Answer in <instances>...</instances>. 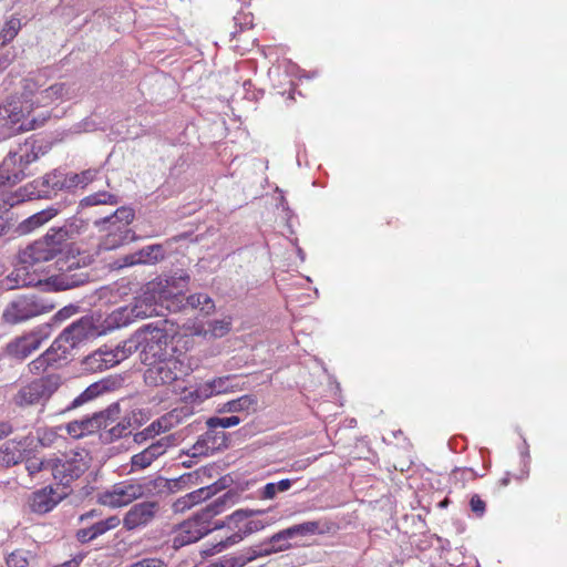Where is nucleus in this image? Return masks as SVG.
Masks as SVG:
<instances>
[{
	"label": "nucleus",
	"instance_id": "nucleus-1",
	"mask_svg": "<svg viewBox=\"0 0 567 567\" xmlns=\"http://www.w3.org/2000/svg\"><path fill=\"white\" fill-rule=\"evenodd\" d=\"M50 353H42L29 364V372L34 375H40L20 386L12 396V403L21 409L42 405L50 401L54 393L63 384V378L60 373L52 372L45 373L50 367Z\"/></svg>",
	"mask_w": 567,
	"mask_h": 567
},
{
	"label": "nucleus",
	"instance_id": "nucleus-2",
	"mask_svg": "<svg viewBox=\"0 0 567 567\" xmlns=\"http://www.w3.org/2000/svg\"><path fill=\"white\" fill-rule=\"evenodd\" d=\"M87 229V221L79 216L66 219L61 227H52L40 239L28 245L21 254L23 262H45L63 254L68 241L83 234Z\"/></svg>",
	"mask_w": 567,
	"mask_h": 567
},
{
	"label": "nucleus",
	"instance_id": "nucleus-3",
	"mask_svg": "<svg viewBox=\"0 0 567 567\" xmlns=\"http://www.w3.org/2000/svg\"><path fill=\"white\" fill-rule=\"evenodd\" d=\"M233 501L234 495L230 492H226L195 513L190 518L183 522L172 539L173 548L178 549L196 543L210 532L220 529L223 525L215 522L214 517L224 511L228 502Z\"/></svg>",
	"mask_w": 567,
	"mask_h": 567
},
{
	"label": "nucleus",
	"instance_id": "nucleus-4",
	"mask_svg": "<svg viewBox=\"0 0 567 567\" xmlns=\"http://www.w3.org/2000/svg\"><path fill=\"white\" fill-rule=\"evenodd\" d=\"M135 218V212L128 206L118 207L113 214L96 219L94 226L99 231L105 233L99 243L100 251L116 249L135 240V233L130 228Z\"/></svg>",
	"mask_w": 567,
	"mask_h": 567
},
{
	"label": "nucleus",
	"instance_id": "nucleus-5",
	"mask_svg": "<svg viewBox=\"0 0 567 567\" xmlns=\"http://www.w3.org/2000/svg\"><path fill=\"white\" fill-rule=\"evenodd\" d=\"M47 152L48 146L43 145V141L32 135L23 143H19L17 147L9 151L1 163L2 169L6 174H9L11 183L16 185L32 174L30 165L39 159L40 155H44Z\"/></svg>",
	"mask_w": 567,
	"mask_h": 567
},
{
	"label": "nucleus",
	"instance_id": "nucleus-6",
	"mask_svg": "<svg viewBox=\"0 0 567 567\" xmlns=\"http://www.w3.org/2000/svg\"><path fill=\"white\" fill-rule=\"evenodd\" d=\"M55 305L40 293H24L14 297L4 308L2 320L8 324H18L48 313Z\"/></svg>",
	"mask_w": 567,
	"mask_h": 567
},
{
	"label": "nucleus",
	"instance_id": "nucleus-7",
	"mask_svg": "<svg viewBox=\"0 0 567 567\" xmlns=\"http://www.w3.org/2000/svg\"><path fill=\"white\" fill-rule=\"evenodd\" d=\"M90 453L85 449H79L64 454L60 458L50 460L48 464L51 465L53 478L63 488L80 478L90 466Z\"/></svg>",
	"mask_w": 567,
	"mask_h": 567
},
{
	"label": "nucleus",
	"instance_id": "nucleus-8",
	"mask_svg": "<svg viewBox=\"0 0 567 567\" xmlns=\"http://www.w3.org/2000/svg\"><path fill=\"white\" fill-rule=\"evenodd\" d=\"M137 339L144 365L174 355L173 348L168 346L169 336L164 329L147 324L137 330Z\"/></svg>",
	"mask_w": 567,
	"mask_h": 567
},
{
	"label": "nucleus",
	"instance_id": "nucleus-9",
	"mask_svg": "<svg viewBox=\"0 0 567 567\" xmlns=\"http://www.w3.org/2000/svg\"><path fill=\"white\" fill-rule=\"evenodd\" d=\"M120 413V403L114 402L106 409L95 412L92 415L66 423L64 429L69 436L79 440L96 432L100 433L102 427H107L114 423L118 419Z\"/></svg>",
	"mask_w": 567,
	"mask_h": 567
},
{
	"label": "nucleus",
	"instance_id": "nucleus-10",
	"mask_svg": "<svg viewBox=\"0 0 567 567\" xmlns=\"http://www.w3.org/2000/svg\"><path fill=\"white\" fill-rule=\"evenodd\" d=\"M323 533L324 530L320 528L319 522H303L279 530L278 533L258 544V547L267 549L266 556H269L271 554L290 549L292 545L289 543V540L291 539Z\"/></svg>",
	"mask_w": 567,
	"mask_h": 567
},
{
	"label": "nucleus",
	"instance_id": "nucleus-11",
	"mask_svg": "<svg viewBox=\"0 0 567 567\" xmlns=\"http://www.w3.org/2000/svg\"><path fill=\"white\" fill-rule=\"evenodd\" d=\"M145 365L144 381L148 386L169 385L183 374V363L174 355Z\"/></svg>",
	"mask_w": 567,
	"mask_h": 567
},
{
	"label": "nucleus",
	"instance_id": "nucleus-12",
	"mask_svg": "<svg viewBox=\"0 0 567 567\" xmlns=\"http://www.w3.org/2000/svg\"><path fill=\"white\" fill-rule=\"evenodd\" d=\"M261 514L260 511L250 509H237L233 514L228 515L225 520H217L219 525H223L220 529H227L225 537L220 538L215 545L214 550L219 553L233 545L241 542L246 534H241L244 525L247 518L254 515Z\"/></svg>",
	"mask_w": 567,
	"mask_h": 567
},
{
	"label": "nucleus",
	"instance_id": "nucleus-13",
	"mask_svg": "<svg viewBox=\"0 0 567 567\" xmlns=\"http://www.w3.org/2000/svg\"><path fill=\"white\" fill-rule=\"evenodd\" d=\"M143 493L141 481L126 480L114 484L111 489L104 492L100 496V502L113 508L122 507L144 497Z\"/></svg>",
	"mask_w": 567,
	"mask_h": 567
},
{
	"label": "nucleus",
	"instance_id": "nucleus-14",
	"mask_svg": "<svg viewBox=\"0 0 567 567\" xmlns=\"http://www.w3.org/2000/svg\"><path fill=\"white\" fill-rule=\"evenodd\" d=\"M154 312L155 308L152 303L147 302V298H140L133 305L115 309L107 317L106 321L111 328H121L128 326L136 319L151 317Z\"/></svg>",
	"mask_w": 567,
	"mask_h": 567
},
{
	"label": "nucleus",
	"instance_id": "nucleus-15",
	"mask_svg": "<svg viewBox=\"0 0 567 567\" xmlns=\"http://www.w3.org/2000/svg\"><path fill=\"white\" fill-rule=\"evenodd\" d=\"M60 270V274L51 276L47 280V286L54 291L73 289L86 284L90 278L89 272L75 260L68 264L65 268L61 265Z\"/></svg>",
	"mask_w": 567,
	"mask_h": 567
},
{
	"label": "nucleus",
	"instance_id": "nucleus-16",
	"mask_svg": "<svg viewBox=\"0 0 567 567\" xmlns=\"http://www.w3.org/2000/svg\"><path fill=\"white\" fill-rule=\"evenodd\" d=\"M198 476V471H195L192 473L183 474L175 480H167L162 476L142 480L141 485L143 486L144 489L143 496L147 497L154 494L174 493L182 487L193 484V480H197Z\"/></svg>",
	"mask_w": 567,
	"mask_h": 567
},
{
	"label": "nucleus",
	"instance_id": "nucleus-17",
	"mask_svg": "<svg viewBox=\"0 0 567 567\" xmlns=\"http://www.w3.org/2000/svg\"><path fill=\"white\" fill-rule=\"evenodd\" d=\"M158 511L157 502L145 501L134 504L124 515L123 526L127 530L144 528L154 520Z\"/></svg>",
	"mask_w": 567,
	"mask_h": 567
},
{
	"label": "nucleus",
	"instance_id": "nucleus-18",
	"mask_svg": "<svg viewBox=\"0 0 567 567\" xmlns=\"http://www.w3.org/2000/svg\"><path fill=\"white\" fill-rule=\"evenodd\" d=\"M224 447H227L226 433L219 427L207 426V431L198 437L187 454L192 457L207 456Z\"/></svg>",
	"mask_w": 567,
	"mask_h": 567
},
{
	"label": "nucleus",
	"instance_id": "nucleus-19",
	"mask_svg": "<svg viewBox=\"0 0 567 567\" xmlns=\"http://www.w3.org/2000/svg\"><path fill=\"white\" fill-rule=\"evenodd\" d=\"M189 281V275L184 270L176 271L169 276L159 277L157 282V293L161 301L184 299L183 291Z\"/></svg>",
	"mask_w": 567,
	"mask_h": 567
},
{
	"label": "nucleus",
	"instance_id": "nucleus-20",
	"mask_svg": "<svg viewBox=\"0 0 567 567\" xmlns=\"http://www.w3.org/2000/svg\"><path fill=\"white\" fill-rule=\"evenodd\" d=\"M35 106H48L55 101H64L76 97L80 94V86L75 82H56L39 91Z\"/></svg>",
	"mask_w": 567,
	"mask_h": 567
},
{
	"label": "nucleus",
	"instance_id": "nucleus-21",
	"mask_svg": "<svg viewBox=\"0 0 567 567\" xmlns=\"http://www.w3.org/2000/svg\"><path fill=\"white\" fill-rule=\"evenodd\" d=\"M66 491L59 492L51 485L34 491L29 501L31 512L47 514L68 496Z\"/></svg>",
	"mask_w": 567,
	"mask_h": 567
},
{
	"label": "nucleus",
	"instance_id": "nucleus-22",
	"mask_svg": "<svg viewBox=\"0 0 567 567\" xmlns=\"http://www.w3.org/2000/svg\"><path fill=\"white\" fill-rule=\"evenodd\" d=\"M95 334L93 321L89 317H82L68 326L58 337V343L71 346V351L83 340Z\"/></svg>",
	"mask_w": 567,
	"mask_h": 567
},
{
	"label": "nucleus",
	"instance_id": "nucleus-23",
	"mask_svg": "<svg viewBox=\"0 0 567 567\" xmlns=\"http://www.w3.org/2000/svg\"><path fill=\"white\" fill-rule=\"evenodd\" d=\"M27 130V118L17 103L0 105V135Z\"/></svg>",
	"mask_w": 567,
	"mask_h": 567
},
{
	"label": "nucleus",
	"instance_id": "nucleus-24",
	"mask_svg": "<svg viewBox=\"0 0 567 567\" xmlns=\"http://www.w3.org/2000/svg\"><path fill=\"white\" fill-rule=\"evenodd\" d=\"M23 250L19 252V261L20 266L17 267L10 275H8L2 281L1 285L7 290H13L23 287L37 286L41 284V279H39L34 274L29 272V267H33L38 262L27 264L21 259V254Z\"/></svg>",
	"mask_w": 567,
	"mask_h": 567
},
{
	"label": "nucleus",
	"instance_id": "nucleus-25",
	"mask_svg": "<svg viewBox=\"0 0 567 567\" xmlns=\"http://www.w3.org/2000/svg\"><path fill=\"white\" fill-rule=\"evenodd\" d=\"M168 446L169 437L165 436L152 443L142 452L134 454L131 457V472L148 467L155 460L166 453Z\"/></svg>",
	"mask_w": 567,
	"mask_h": 567
},
{
	"label": "nucleus",
	"instance_id": "nucleus-26",
	"mask_svg": "<svg viewBox=\"0 0 567 567\" xmlns=\"http://www.w3.org/2000/svg\"><path fill=\"white\" fill-rule=\"evenodd\" d=\"M41 340L35 334L23 336L9 342L6 347L8 357L16 360H24L39 349Z\"/></svg>",
	"mask_w": 567,
	"mask_h": 567
},
{
	"label": "nucleus",
	"instance_id": "nucleus-27",
	"mask_svg": "<svg viewBox=\"0 0 567 567\" xmlns=\"http://www.w3.org/2000/svg\"><path fill=\"white\" fill-rule=\"evenodd\" d=\"M109 390L106 382L99 381L89 385L83 392L68 403L63 409L55 411V415H65L69 412L93 401Z\"/></svg>",
	"mask_w": 567,
	"mask_h": 567
},
{
	"label": "nucleus",
	"instance_id": "nucleus-28",
	"mask_svg": "<svg viewBox=\"0 0 567 567\" xmlns=\"http://www.w3.org/2000/svg\"><path fill=\"white\" fill-rule=\"evenodd\" d=\"M61 208L59 206L52 205L45 209H42L28 218L23 219L21 223H19L17 227V231L20 235H27L35 229L42 227L44 224L49 223L52 218H54L59 213Z\"/></svg>",
	"mask_w": 567,
	"mask_h": 567
},
{
	"label": "nucleus",
	"instance_id": "nucleus-29",
	"mask_svg": "<svg viewBox=\"0 0 567 567\" xmlns=\"http://www.w3.org/2000/svg\"><path fill=\"white\" fill-rule=\"evenodd\" d=\"M120 523L121 519L118 516H110L105 519L96 522L90 527L79 529L75 535L76 539L82 544H86L105 534L106 532L116 528Z\"/></svg>",
	"mask_w": 567,
	"mask_h": 567
},
{
	"label": "nucleus",
	"instance_id": "nucleus-30",
	"mask_svg": "<svg viewBox=\"0 0 567 567\" xmlns=\"http://www.w3.org/2000/svg\"><path fill=\"white\" fill-rule=\"evenodd\" d=\"M24 440H8L0 446V464L6 467L17 465L23 460Z\"/></svg>",
	"mask_w": 567,
	"mask_h": 567
},
{
	"label": "nucleus",
	"instance_id": "nucleus-31",
	"mask_svg": "<svg viewBox=\"0 0 567 567\" xmlns=\"http://www.w3.org/2000/svg\"><path fill=\"white\" fill-rule=\"evenodd\" d=\"M131 419L122 417L118 415V419L109 425L107 427H102L100 430V441L103 444H111L122 437H126L131 434Z\"/></svg>",
	"mask_w": 567,
	"mask_h": 567
},
{
	"label": "nucleus",
	"instance_id": "nucleus-32",
	"mask_svg": "<svg viewBox=\"0 0 567 567\" xmlns=\"http://www.w3.org/2000/svg\"><path fill=\"white\" fill-rule=\"evenodd\" d=\"M48 192L40 190V181L34 179L27 185L20 187L16 193L11 194L4 203L9 206L13 207L20 203L25 200L41 199L42 197H47Z\"/></svg>",
	"mask_w": 567,
	"mask_h": 567
},
{
	"label": "nucleus",
	"instance_id": "nucleus-33",
	"mask_svg": "<svg viewBox=\"0 0 567 567\" xmlns=\"http://www.w3.org/2000/svg\"><path fill=\"white\" fill-rule=\"evenodd\" d=\"M44 82L40 74L30 75L22 80V99L25 103H30L31 106H35L34 100L39 95V91L43 90Z\"/></svg>",
	"mask_w": 567,
	"mask_h": 567
},
{
	"label": "nucleus",
	"instance_id": "nucleus-34",
	"mask_svg": "<svg viewBox=\"0 0 567 567\" xmlns=\"http://www.w3.org/2000/svg\"><path fill=\"white\" fill-rule=\"evenodd\" d=\"M43 353H50V367L58 369L68 362V358L71 353V346H65V343L62 342L58 343V339H55L50 348Z\"/></svg>",
	"mask_w": 567,
	"mask_h": 567
},
{
	"label": "nucleus",
	"instance_id": "nucleus-35",
	"mask_svg": "<svg viewBox=\"0 0 567 567\" xmlns=\"http://www.w3.org/2000/svg\"><path fill=\"white\" fill-rule=\"evenodd\" d=\"M257 398L252 394H245L235 400H230L221 405L219 412L235 413L255 410Z\"/></svg>",
	"mask_w": 567,
	"mask_h": 567
},
{
	"label": "nucleus",
	"instance_id": "nucleus-36",
	"mask_svg": "<svg viewBox=\"0 0 567 567\" xmlns=\"http://www.w3.org/2000/svg\"><path fill=\"white\" fill-rule=\"evenodd\" d=\"M229 377L216 378L212 381H208L202 384L197 390L198 396H203L205 399L210 398L215 394H219L226 392L228 389Z\"/></svg>",
	"mask_w": 567,
	"mask_h": 567
},
{
	"label": "nucleus",
	"instance_id": "nucleus-37",
	"mask_svg": "<svg viewBox=\"0 0 567 567\" xmlns=\"http://www.w3.org/2000/svg\"><path fill=\"white\" fill-rule=\"evenodd\" d=\"M140 265H154L164 258L162 245H148L136 251Z\"/></svg>",
	"mask_w": 567,
	"mask_h": 567
},
{
	"label": "nucleus",
	"instance_id": "nucleus-38",
	"mask_svg": "<svg viewBox=\"0 0 567 567\" xmlns=\"http://www.w3.org/2000/svg\"><path fill=\"white\" fill-rule=\"evenodd\" d=\"M118 197L105 190L96 192L85 196L80 200V207H91L96 205H117Z\"/></svg>",
	"mask_w": 567,
	"mask_h": 567
},
{
	"label": "nucleus",
	"instance_id": "nucleus-39",
	"mask_svg": "<svg viewBox=\"0 0 567 567\" xmlns=\"http://www.w3.org/2000/svg\"><path fill=\"white\" fill-rule=\"evenodd\" d=\"M184 299L187 306L192 309H199L204 315H209L215 310V302L206 293H194Z\"/></svg>",
	"mask_w": 567,
	"mask_h": 567
},
{
	"label": "nucleus",
	"instance_id": "nucleus-40",
	"mask_svg": "<svg viewBox=\"0 0 567 567\" xmlns=\"http://www.w3.org/2000/svg\"><path fill=\"white\" fill-rule=\"evenodd\" d=\"M296 480L284 478L278 482H269L260 489V498L272 499L280 492L288 491Z\"/></svg>",
	"mask_w": 567,
	"mask_h": 567
},
{
	"label": "nucleus",
	"instance_id": "nucleus-41",
	"mask_svg": "<svg viewBox=\"0 0 567 567\" xmlns=\"http://www.w3.org/2000/svg\"><path fill=\"white\" fill-rule=\"evenodd\" d=\"M114 350L117 354L118 362L127 359L131 354L136 351H140V341L137 339V331L128 339L124 340L116 346H113Z\"/></svg>",
	"mask_w": 567,
	"mask_h": 567
},
{
	"label": "nucleus",
	"instance_id": "nucleus-42",
	"mask_svg": "<svg viewBox=\"0 0 567 567\" xmlns=\"http://www.w3.org/2000/svg\"><path fill=\"white\" fill-rule=\"evenodd\" d=\"M21 29V21L19 18L11 17L2 27L0 31V47L6 48V44L12 41L19 30Z\"/></svg>",
	"mask_w": 567,
	"mask_h": 567
},
{
	"label": "nucleus",
	"instance_id": "nucleus-43",
	"mask_svg": "<svg viewBox=\"0 0 567 567\" xmlns=\"http://www.w3.org/2000/svg\"><path fill=\"white\" fill-rule=\"evenodd\" d=\"M40 181V190L48 192V196L45 199L52 198L53 195L60 189V179H59V171L54 169L49 174H45Z\"/></svg>",
	"mask_w": 567,
	"mask_h": 567
},
{
	"label": "nucleus",
	"instance_id": "nucleus-44",
	"mask_svg": "<svg viewBox=\"0 0 567 567\" xmlns=\"http://www.w3.org/2000/svg\"><path fill=\"white\" fill-rule=\"evenodd\" d=\"M83 369L87 372H102L107 370L102 359V354L99 349L86 355L82 361Z\"/></svg>",
	"mask_w": 567,
	"mask_h": 567
},
{
	"label": "nucleus",
	"instance_id": "nucleus-45",
	"mask_svg": "<svg viewBox=\"0 0 567 567\" xmlns=\"http://www.w3.org/2000/svg\"><path fill=\"white\" fill-rule=\"evenodd\" d=\"M219 488L217 487V483H214L208 486L200 487L196 491L188 493V499L193 503V505L198 504L202 501H205L212 497Z\"/></svg>",
	"mask_w": 567,
	"mask_h": 567
},
{
	"label": "nucleus",
	"instance_id": "nucleus-46",
	"mask_svg": "<svg viewBox=\"0 0 567 567\" xmlns=\"http://www.w3.org/2000/svg\"><path fill=\"white\" fill-rule=\"evenodd\" d=\"M240 422V417L236 415L226 417L213 416L207 420L206 424L210 427L228 429L238 425Z\"/></svg>",
	"mask_w": 567,
	"mask_h": 567
},
{
	"label": "nucleus",
	"instance_id": "nucleus-47",
	"mask_svg": "<svg viewBox=\"0 0 567 567\" xmlns=\"http://www.w3.org/2000/svg\"><path fill=\"white\" fill-rule=\"evenodd\" d=\"M59 186L61 190H73L78 187H81L78 173L64 174L63 172L59 171Z\"/></svg>",
	"mask_w": 567,
	"mask_h": 567
},
{
	"label": "nucleus",
	"instance_id": "nucleus-48",
	"mask_svg": "<svg viewBox=\"0 0 567 567\" xmlns=\"http://www.w3.org/2000/svg\"><path fill=\"white\" fill-rule=\"evenodd\" d=\"M230 330V322L226 320H213L208 323V332L214 338H221Z\"/></svg>",
	"mask_w": 567,
	"mask_h": 567
},
{
	"label": "nucleus",
	"instance_id": "nucleus-49",
	"mask_svg": "<svg viewBox=\"0 0 567 567\" xmlns=\"http://www.w3.org/2000/svg\"><path fill=\"white\" fill-rule=\"evenodd\" d=\"M113 350L114 348L111 344H105L99 348V351L102 354V359L106 369L113 368L114 365L120 363L117 354Z\"/></svg>",
	"mask_w": 567,
	"mask_h": 567
},
{
	"label": "nucleus",
	"instance_id": "nucleus-50",
	"mask_svg": "<svg viewBox=\"0 0 567 567\" xmlns=\"http://www.w3.org/2000/svg\"><path fill=\"white\" fill-rule=\"evenodd\" d=\"M8 567H28L29 561L22 550L12 551L7 558Z\"/></svg>",
	"mask_w": 567,
	"mask_h": 567
},
{
	"label": "nucleus",
	"instance_id": "nucleus-51",
	"mask_svg": "<svg viewBox=\"0 0 567 567\" xmlns=\"http://www.w3.org/2000/svg\"><path fill=\"white\" fill-rule=\"evenodd\" d=\"M25 468L30 476H34L44 468L51 470V465L48 464V461H42L39 458H29L25 462Z\"/></svg>",
	"mask_w": 567,
	"mask_h": 567
},
{
	"label": "nucleus",
	"instance_id": "nucleus-52",
	"mask_svg": "<svg viewBox=\"0 0 567 567\" xmlns=\"http://www.w3.org/2000/svg\"><path fill=\"white\" fill-rule=\"evenodd\" d=\"M265 524L260 519H252L251 517L247 518L244 529L241 534H246V536L251 535L256 532H259L265 528Z\"/></svg>",
	"mask_w": 567,
	"mask_h": 567
},
{
	"label": "nucleus",
	"instance_id": "nucleus-53",
	"mask_svg": "<svg viewBox=\"0 0 567 567\" xmlns=\"http://www.w3.org/2000/svg\"><path fill=\"white\" fill-rule=\"evenodd\" d=\"M75 310L76 308L74 306L63 307L52 317L51 320L54 324H59L69 319L75 312Z\"/></svg>",
	"mask_w": 567,
	"mask_h": 567
},
{
	"label": "nucleus",
	"instance_id": "nucleus-54",
	"mask_svg": "<svg viewBox=\"0 0 567 567\" xmlns=\"http://www.w3.org/2000/svg\"><path fill=\"white\" fill-rule=\"evenodd\" d=\"M97 174L99 171L94 168H89L81 173H78L81 183V188H84L90 183H92L96 178Z\"/></svg>",
	"mask_w": 567,
	"mask_h": 567
},
{
	"label": "nucleus",
	"instance_id": "nucleus-55",
	"mask_svg": "<svg viewBox=\"0 0 567 567\" xmlns=\"http://www.w3.org/2000/svg\"><path fill=\"white\" fill-rule=\"evenodd\" d=\"M130 567H167V565L158 558H144L132 564Z\"/></svg>",
	"mask_w": 567,
	"mask_h": 567
},
{
	"label": "nucleus",
	"instance_id": "nucleus-56",
	"mask_svg": "<svg viewBox=\"0 0 567 567\" xmlns=\"http://www.w3.org/2000/svg\"><path fill=\"white\" fill-rule=\"evenodd\" d=\"M471 509L477 515L482 516L485 513V502L478 496L473 495L470 501Z\"/></svg>",
	"mask_w": 567,
	"mask_h": 567
},
{
	"label": "nucleus",
	"instance_id": "nucleus-57",
	"mask_svg": "<svg viewBox=\"0 0 567 567\" xmlns=\"http://www.w3.org/2000/svg\"><path fill=\"white\" fill-rule=\"evenodd\" d=\"M13 55L7 48L0 47V73L3 72L12 62Z\"/></svg>",
	"mask_w": 567,
	"mask_h": 567
},
{
	"label": "nucleus",
	"instance_id": "nucleus-58",
	"mask_svg": "<svg viewBox=\"0 0 567 567\" xmlns=\"http://www.w3.org/2000/svg\"><path fill=\"white\" fill-rule=\"evenodd\" d=\"M193 506H194L193 503L190 502V499H188V494H186L183 497H179L173 504L174 512H176V513L184 512Z\"/></svg>",
	"mask_w": 567,
	"mask_h": 567
},
{
	"label": "nucleus",
	"instance_id": "nucleus-59",
	"mask_svg": "<svg viewBox=\"0 0 567 567\" xmlns=\"http://www.w3.org/2000/svg\"><path fill=\"white\" fill-rule=\"evenodd\" d=\"M135 265H140V261H138L137 256H136V251H134L132 254H128V255H125L124 257H122L118 260V267L120 268L131 267V266H135Z\"/></svg>",
	"mask_w": 567,
	"mask_h": 567
},
{
	"label": "nucleus",
	"instance_id": "nucleus-60",
	"mask_svg": "<svg viewBox=\"0 0 567 567\" xmlns=\"http://www.w3.org/2000/svg\"><path fill=\"white\" fill-rule=\"evenodd\" d=\"M11 219L4 215H0V237L7 235L12 228Z\"/></svg>",
	"mask_w": 567,
	"mask_h": 567
},
{
	"label": "nucleus",
	"instance_id": "nucleus-61",
	"mask_svg": "<svg viewBox=\"0 0 567 567\" xmlns=\"http://www.w3.org/2000/svg\"><path fill=\"white\" fill-rule=\"evenodd\" d=\"M153 437L154 436H152V431L146 430V427H145L143 431L134 434V442L142 444Z\"/></svg>",
	"mask_w": 567,
	"mask_h": 567
},
{
	"label": "nucleus",
	"instance_id": "nucleus-62",
	"mask_svg": "<svg viewBox=\"0 0 567 567\" xmlns=\"http://www.w3.org/2000/svg\"><path fill=\"white\" fill-rule=\"evenodd\" d=\"M13 185L14 183H11V177L9 176V174L4 173V171L2 169V164H0V190L3 187H11Z\"/></svg>",
	"mask_w": 567,
	"mask_h": 567
},
{
	"label": "nucleus",
	"instance_id": "nucleus-63",
	"mask_svg": "<svg viewBox=\"0 0 567 567\" xmlns=\"http://www.w3.org/2000/svg\"><path fill=\"white\" fill-rule=\"evenodd\" d=\"M54 433L53 432H44L40 437L39 441L42 446H49L52 443Z\"/></svg>",
	"mask_w": 567,
	"mask_h": 567
},
{
	"label": "nucleus",
	"instance_id": "nucleus-64",
	"mask_svg": "<svg viewBox=\"0 0 567 567\" xmlns=\"http://www.w3.org/2000/svg\"><path fill=\"white\" fill-rule=\"evenodd\" d=\"M12 429L9 424L0 425V439L8 436L11 433Z\"/></svg>",
	"mask_w": 567,
	"mask_h": 567
}]
</instances>
